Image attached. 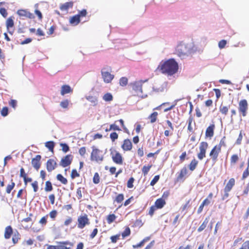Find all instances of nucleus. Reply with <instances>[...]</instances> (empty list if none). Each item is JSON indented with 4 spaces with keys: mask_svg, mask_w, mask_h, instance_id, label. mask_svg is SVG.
Listing matches in <instances>:
<instances>
[{
    "mask_svg": "<svg viewBox=\"0 0 249 249\" xmlns=\"http://www.w3.org/2000/svg\"><path fill=\"white\" fill-rule=\"evenodd\" d=\"M106 68H103L101 70V75L104 82L109 83L113 79L114 75L111 74L109 72L105 71Z\"/></svg>",
    "mask_w": 249,
    "mask_h": 249,
    "instance_id": "obj_11",
    "label": "nucleus"
},
{
    "mask_svg": "<svg viewBox=\"0 0 249 249\" xmlns=\"http://www.w3.org/2000/svg\"><path fill=\"white\" fill-rule=\"evenodd\" d=\"M80 174L77 172L75 169H72L71 174V177L72 179H74L76 178L79 177Z\"/></svg>",
    "mask_w": 249,
    "mask_h": 249,
    "instance_id": "obj_55",
    "label": "nucleus"
},
{
    "mask_svg": "<svg viewBox=\"0 0 249 249\" xmlns=\"http://www.w3.org/2000/svg\"><path fill=\"white\" fill-rule=\"evenodd\" d=\"M6 26L8 32L11 35L13 34L14 29L11 30V28H13L14 26V17H9L6 21Z\"/></svg>",
    "mask_w": 249,
    "mask_h": 249,
    "instance_id": "obj_14",
    "label": "nucleus"
},
{
    "mask_svg": "<svg viewBox=\"0 0 249 249\" xmlns=\"http://www.w3.org/2000/svg\"><path fill=\"white\" fill-rule=\"evenodd\" d=\"M69 104V101L68 99L65 100L60 103V106L63 108H67Z\"/></svg>",
    "mask_w": 249,
    "mask_h": 249,
    "instance_id": "obj_58",
    "label": "nucleus"
},
{
    "mask_svg": "<svg viewBox=\"0 0 249 249\" xmlns=\"http://www.w3.org/2000/svg\"><path fill=\"white\" fill-rule=\"evenodd\" d=\"M165 200L162 198H160L155 201L154 205L158 209H161L165 206Z\"/></svg>",
    "mask_w": 249,
    "mask_h": 249,
    "instance_id": "obj_21",
    "label": "nucleus"
},
{
    "mask_svg": "<svg viewBox=\"0 0 249 249\" xmlns=\"http://www.w3.org/2000/svg\"><path fill=\"white\" fill-rule=\"evenodd\" d=\"M178 100H175L174 102V104H173L171 105H170L169 102L163 103L161 104L160 105V106H158L157 107H156V108H155L154 109L159 110L160 109L161 107L162 106H168V107H166V108H165L164 109V112H167L169 110H171L172 109L174 108L175 107V106H176Z\"/></svg>",
    "mask_w": 249,
    "mask_h": 249,
    "instance_id": "obj_16",
    "label": "nucleus"
},
{
    "mask_svg": "<svg viewBox=\"0 0 249 249\" xmlns=\"http://www.w3.org/2000/svg\"><path fill=\"white\" fill-rule=\"evenodd\" d=\"M13 229L11 226H7L4 231V238L6 239H9L12 234H13Z\"/></svg>",
    "mask_w": 249,
    "mask_h": 249,
    "instance_id": "obj_23",
    "label": "nucleus"
},
{
    "mask_svg": "<svg viewBox=\"0 0 249 249\" xmlns=\"http://www.w3.org/2000/svg\"><path fill=\"white\" fill-rule=\"evenodd\" d=\"M72 159V155H67L61 159L59 164L63 167L68 166L71 163Z\"/></svg>",
    "mask_w": 249,
    "mask_h": 249,
    "instance_id": "obj_12",
    "label": "nucleus"
},
{
    "mask_svg": "<svg viewBox=\"0 0 249 249\" xmlns=\"http://www.w3.org/2000/svg\"><path fill=\"white\" fill-rule=\"evenodd\" d=\"M249 193V182L247 184V186L245 187L242 196H247Z\"/></svg>",
    "mask_w": 249,
    "mask_h": 249,
    "instance_id": "obj_64",
    "label": "nucleus"
},
{
    "mask_svg": "<svg viewBox=\"0 0 249 249\" xmlns=\"http://www.w3.org/2000/svg\"><path fill=\"white\" fill-rule=\"evenodd\" d=\"M60 145L62 148V150L64 152L66 153L70 150L69 146L66 143H60Z\"/></svg>",
    "mask_w": 249,
    "mask_h": 249,
    "instance_id": "obj_57",
    "label": "nucleus"
},
{
    "mask_svg": "<svg viewBox=\"0 0 249 249\" xmlns=\"http://www.w3.org/2000/svg\"><path fill=\"white\" fill-rule=\"evenodd\" d=\"M193 121V118L191 117H190L188 119V130L190 132H192L193 131V128L192 126V123Z\"/></svg>",
    "mask_w": 249,
    "mask_h": 249,
    "instance_id": "obj_53",
    "label": "nucleus"
},
{
    "mask_svg": "<svg viewBox=\"0 0 249 249\" xmlns=\"http://www.w3.org/2000/svg\"><path fill=\"white\" fill-rule=\"evenodd\" d=\"M158 69L162 73L171 76L177 72L178 66L174 59H169L164 62H160Z\"/></svg>",
    "mask_w": 249,
    "mask_h": 249,
    "instance_id": "obj_1",
    "label": "nucleus"
},
{
    "mask_svg": "<svg viewBox=\"0 0 249 249\" xmlns=\"http://www.w3.org/2000/svg\"><path fill=\"white\" fill-rule=\"evenodd\" d=\"M221 152V149H220L215 145L210 152L209 156L210 159H211L213 162H215L218 160L219 155Z\"/></svg>",
    "mask_w": 249,
    "mask_h": 249,
    "instance_id": "obj_10",
    "label": "nucleus"
},
{
    "mask_svg": "<svg viewBox=\"0 0 249 249\" xmlns=\"http://www.w3.org/2000/svg\"><path fill=\"white\" fill-rule=\"evenodd\" d=\"M109 137L112 142H114L118 139L119 135L116 132H112L110 134Z\"/></svg>",
    "mask_w": 249,
    "mask_h": 249,
    "instance_id": "obj_50",
    "label": "nucleus"
},
{
    "mask_svg": "<svg viewBox=\"0 0 249 249\" xmlns=\"http://www.w3.org/2000/svg\"><path fill=\"white\" fill-rule=\"evenodd\" d=\"M149 240L148 238H146L143 239L141 242H140L139 244L136 245H133V248L134 249L141 247L143 246L144 243Z\"/></svg>",
    "mask_w": 249,
    "mask_h": 249,
    "instance_id": "obj_49",
    "label": "nucleus"
},
{
    "mask_svg": "<svg viewBox=\"0 0 249 249\" xmlns=\"http://www.w3.org/2000/svg\"><path fill=\"white\" fill-rule=\"evenodd\" d=\"M249 109V105L247 100H241L238 103V111L239 113L243 117L247 115Z\"/></svg>",
    "mask_w": 249,
    "mask_h": 249,
    "instance_id": "obj_6",
    "label": "nucleus"
},
{
    "mask_svg": "<svg viewBox=\"0 0 249 249\" xmlns=\"http://www.w3.org/2000/svg\"><path fill=\"white\" fill-rule=\"evenodd\" d=\"M239 249H249V240L244 242Z\"/></svg>",
    "mask_w": 249,
    "mask_h": 249,
    "instance_id": "obj_59",
    "label": "nucleus"
},
{
    "mask_svg": "<svg viewBox=\"0 0 249 249\" xmlns=\"http://www.w3.org/2000/svg\"><path fill=\"white\" fill-rule=\"evenodd\" d=\"M217 147H218L220 149H221L222 147H227V143H226V137H223L218 144L215 145Z\"/></svg>",
    "mask_w": 249,
    "mask_h": 249,
    "instance_id": "obj_28",
    "label": "nucleus"
},
{
    "mask_svg": "<svg viewBox=\"0 0 249 249\" xmlns=\"http://www.w3.org/2000/svg\"><path fill=\"white\" fill-rule=\"evenodd\" d=\"M103 99L106 102H110L113 100V96L111 93H107L103 96Z\"/></svg>",
    "mask_w": 249,
    "mask_h": 249,
    "instance_id": "obj_42",
    "label": "nucleus"
},
{
    "mask_svg": "<svg viewBox=\"0 0 249 249\" xmlns=\"http://www.w3.org/2000/svg\"><path fill=\"white\" fill-rule=\"evenodd\" d=\"M20 239V234L19 232L17 231L16 232H15L13 237H12V242L15 245L18 243V240Z\"/></svg>",
    "mask_w": 249,
    "mask_h": 249,
    "instance_id": "obj_34",
    "label": "nucleus"
},
{
    "mask_svg": "<svg viewBox=\"0 0 249 249\" xmlns=\"http://www.w3.org/2000/svg\"><path fill=\"white\" fill-rule=\"evenodd\" d=\"M158 116V113L157 112H154L150 116H149L148 119H150V123H155L157 121Z\"/></svg>",
    "mask_w": 249,
    "mask_h": 249,
    "instance_id": "obj_37",
    "label": "nucleus"
},
{
    "mask_svg": "<svg viewBox=\"0 0 249 249\" xmlns=\"http://www.w3.org/2000/svg\"><path fill=\"white\" fill-rule=\"evenodd\" d=\"M45 146L47 147L50 151L53 152L54 147V142L53 141H49L45 143Z\"/></svg>",
    "mask_w": 249,
    "mask_h": 249,
    "instance_id": "obj_39",
    "label": "nucleus"
},
{
    "mask_svg": "<svg viewBox=\"0 0 249 249\" xmlns=\"http://www.w3.org/2000/svg\"><path fill=\"white\" fill-rule=\"evenodd\" d=\"M249 176V167H247L242 174V179H244L246 178H247Z\"/></svg>",
    "mask_w": 249,
    "mask_h": 249,
    "instance_id": "obj_63",
    "label": "nucleus"
},
{
    "mask_svg": "<svg viewBox=\"0 0 249 249\" xmlns=\"http://www.w3.org/2000/svg\"><path fill=\"white\" fill-rule=\"evenodd\" d=\"M69 22L71 24L76 26L80 22V19L78 16L77 15H75L70 18Z\"/></svg>",
    "mask_w": 249,
    "mask_h": 249,
    "instance_id": "obj_26",
    "label": "nucleus"
},
{
    "mask_svg": "<svg viewBox=\"0 0 249 249\" xmlns=\"http://www.w3.org/2000/svg\"><path fill=\"white\" fill-rule=\"evenodd\" d=\"M131 231L130 229L128 227H126L124 231L122 232V236L123 238H124L126 236H129L130 234Z\"/></svg>",
    "mask_w": 249,
    "mask_h": 249,
    "instance_id": "obj_51",
    "label": "nucleus"
},
{
    "mask_svg": "<svg viewBox=\"0 0 249 249\" xmlns=\"http://www.w3.org/2000/svg\"><path fill=\"white\" fill-rule=\"evenodd\" d=\"M48 217V214H46L43 217H42L39 221V223L43 226H45L47 223Z\"/></svg>",
    "mask_w": 249,
    "mask_h": 249,
    "instance_id": "obj_47",
    "label": "nucleus"
},
{
    "mask_svg": "<svg viewBox=\"0 0 249 249\" xmlns=\"http://www.w3.org/2000/svg\"><path fill=\"white\" fill-rule=\"evenodd\" d=\"M57 166L56 161L53 159H49L46 163V169L49 172H51L54 170L57 167Z\"/></svg>",
    "mask_w": 249,
    "mask_h": 249,
    "instance_id": "obj_13",
    "label": "nucleus"
},
{
    "mask_svg": "<svg viewBox=\"0 0 249 249\" xmlns=\"http://www.w3.org/2000/svg\"><path fill=\"white\" fill-rule=\"evenodd\" d=\"M128 79L126 77H122L120 79L119 84L121 86L124 87L127 85Z\"/></svg>",
    "mask_w": 249,
    "mask_h": 249,
    "instance_id": "obj_40",
    "label": "nucleus"
},
{
    "mask_svg": "<svg viewBox=\"0 0 249 249\" xmlns=\"http://www.w3.org/2000/svg\"><path fill=\"white\" fill-rule=\"evenodd\" d=\"M100 176L98 173H95L93 178V182L95 184H98L100 182Z\"/></svg>",
    "mask_w": 249,
    "mask_h": 249,
    "instance_id": "obj_54",
    "label": "nucleus"
},
{
    "mask_svg": "<svg viewBox=\"0 0 249 249\" xmlns=\"http://www.w3.org/2000/svg\"><path fill=\"white\" fill-rule=\"evenodd\" d=\"M56 178L57 180L59 181L62 184L66 185L68 183L67 179L64 177L61 174H57Z\"/></svg>",
    "mask_w": 249,
    "mask_h": 249,
    "instance_id": "obj_30",
    "label": "nucleus"
},
{
    "mask_svg": "<svg viewBox=\"0 0 249 249\" xmlns=\"http://www.w3.org/2000/svg\"><path fill=\"white\" fill-rule=\"evenodd\" d=\"M73 6V2L69 1L62 4L60 6V9L61 11L68 12L70 8H72Z\"/></svg>",
    "mask_w": 249,
    "mask_h": 249,
    "instance_id": "obj_22",
    "label": "nucleus"
},
{
    "mask_svg": "<svg viewBox=\"0 0 249 249\" xmlns=\"http://www.w3.org/2000/svg\"><path fill=\"white\" fill-rule=\"evenodd\" d=\"M41 157L39 155H36L31 160V163L33 167L37 171L40 168L41 166L40 160Z\"/></svg>",
    "mask_w": 249,
    "mask_h": 249,
    "instance_id": "obj_15",
    "label": "nucleus"
},
{
    "mask_svg": "<svg viewBox=\"0 0 249 249\" xmlns=\"http://www.w3.org/2000/svg\"><path fill=\"white\" fill-rule=\"evenodd\" d=\"M143 83V81L140 80L130 83V85L131 86L132 90L134 91V95L139 96H142V85Z\"/></svg>",
    "mask_w": 249,
    "mask_h": 249,
    "instance_id": "obj_4",
    "label": "nucleus"
},
{
    "mask_svg": "<svg viewBox=\"0 0 249 249\" xmlns=\"http://www.w3.org/2000/svg\"><path fill=\"white\" fill-rule=\"evenodd\" d=\"M57 213H58L57 211L53 210L49 213V215L53 220H54L57 216Z\"/></svg>",
    "mask_w": 249,
    "mask_h": 249,
    "instance_id": "obj_52",
    "label": "nucleus"
},
{
    "mask_svg": "<svg viewBox=\"0 0 249 249\" xmlns=\"http://www.w3.org/2000/svg\"><path fill=\"white\" fill-rule=\"evenodd\" d=\"M160 179V176L159 175H156L154 177V178H153V179L150 182V185L151 186H154L156 184V183L158 181V180Z\"/></svg>",
    "mask_w": 249,
    "mask_h": 249,
    "instance_id": "obj_60",
    "label": "nucleus"
},
{
    "mask_svg": "<svg viewBox=\"0 0 249 249\" xmlns=\"http://www.w3.org/2000/svg\"><path fill=\"white\" fill-rule=\"evenodd\" d=\"M158 209L155 207V206L154 205L152 206H151L149 208V210L148 212V214L150 215L151 217L153 216L154 215L155 212Z\"/></svg>",
    "mask_w": 249,
    "mask_h": 249,
    "instance_id": "obj_56",
    "label": "nucleus"
},
{
    "mask_svg": "<svg viewBox=\"0 0 249 249\" xmlns=\"http://www.w3.org/2000/svg\"><path fill=\"white\" fill-rule=\"evenodd\" d=\"M152 166V165L151 164L148 165L147 166L144 165L143 166L142 171L144 176H146L148 174V172L149 171Z\"/></svg>",
    "mask_w": 249,
    "mask_h": 249,
    "instance_id": "obj_43",
    "label": "nucleus"
},
{
    "mask_svg": "<svg viewBox=\"0 0 249 249\" xmlns=\"http://www.w3.org/2000/svg\"><path fill=\"white\" fill-rule=\"evenodd\" d=\"M89 219L87 214H84V215H81L78 217L77 227L79 229H83L87 225H89Z\"/></svg>",
    "mask_w": 249,
    "mask_h": 249,
    "instance_id": "obj_7",
    "label": "nucleus"
},
{
    "mask_svg": "<svg viewBox=\"0 0 249 249\" xmlns=\"http://www.w3.org/2000/svg\"><path fill=\"white\" fill-rule=\"evenodd\" d=\"M124 199V196L123 194H118L115 197L114 201L118 203H121Z\"/></svg>",
    "mask_w": 249,
    "mask_h": 249,
    "instance_id": "obj_46",
    "label": "nucleus"
},
{
    "mask_svg": "<svg viewBox=\"0 0 249 249\" xmlns=\"http://www.w3.org/2000/svg\"><path fill=\"white\" fill-rule=\"evenodd\" d=\"M73 244L68 241L60 242L57 246H49L47 249H72Z\"/></svg>",
    "mask_w": 249,
    "mask_h": 249,
    "instance_id": "obj_9",
    "label": "nucleus"
},
{
    "mask_svg": "<svg viewBox=\"0 0 249 249\" xmlns=\"http://www.w3.org/2000/svg\"><path fill=\"white\" fill-rule=\"evenodd\" d=\"M120 236V234H118L115 235L111 236L110 237V239H111V242L113 243H116L117 240L119 239Z\"/></svg>",
    "mask_w": 249,
    "mask_h": 249,
    "instance_id": "obj_61",
    "label": "nucleus"
},
{
    "mask_svg": "<svg viewBox=\"0 0 249 249\" xmlns=\"http://www.w3.org/2000/svg\"><path fill=\"white\" fill-rule=\"evenodd\" d=\"M88 12L86 9H82L81 11H79L77 15L78 16L79 19L81 18L85 17L87 16Z\"/></svg>",
    "mask_w": 249,
    "mask_h": 249,
    "instance_id": "obj_45",
    "label": "nucleus"
},
{
    "mask_svg": "<svg viewBox=\"0 0 249 249\" xmlns=\"http://www.w3.org/2000/svg\"><path fill=\"white\" fill-rule=\"evenodd\" d=\"M235 180L234 178H231L224 187V189L231 191L234 186Z\"/></svg>",
    "mask_w": 249,
    "mask_h": 249,
    "instance_id": "obj_25",
    "label": "nucleus"
},
{
    "mask_svg": "<svg viewBox=\"0 0 249 249\" xmlns=\"http://www.w3.org/2000/svg\"><path fill=\"white\" fill-rule=\"evenodd\" d=\"M208 219L207 218H205L202 224L198 228L197 231L198 232H201L203 230H204L207 227V224L208 223Z\"/></svg>",
    "mask_w": 249,
    "mask_h": 249,
    "instance_id": "obj_38",
    "label": "nucleus"
},
{
    "mask_svg": "<svg viewBox=\"0 0 249 249\" xmlns=\"http://www.w3.org/2000/svg\"><path fill=\"white\" fill-rule=\"evenodd\" d=\"M17 14L20 17H23L29 18H33L34 16L32 13H31L26 10L20 9L17 11Z\"/></svg>",
    "mask_w": 249,
    "mask_h": 249,
    "instance_id": "obj_20",
    "label": "nucleus"
},
{
    "mask_svg": "<svg viewBox=\"0 0 249 249\" xmlns=\"http://www.w3.org/2000/svg\"><path fill=\"white\" fill-rule=\"evenodd\" d=\"M121 148L124 151H130L132 148V144L131 141L128 139H124L121 145Z\"/></svg>",
    "mask_w": 249,
    "mask_h": 249,
    "instance_id": "obj_17",
    "label": "nucleus"
},
{
    "mask_svg": "<svg viewBox=\"0 0 249 249\" xmlns=\"http://www.w3.org/2000/svg\"><path fill=\"white\" fill-rule=\"evenodd\" d=\"M243 241L244 240L242 237H238L234 241L233 243V246L236 247H239V245L242 244Z\"/></svg>",
    "mask_w": 249,
    "mask_h": 249,
    "instance_id": "obj_44",
    "label": "nucleus"
},
{
    "mask_svg": "<svg viewBox=\"0 0 249 249\" xmlns=\"http://www.w3.org/2000/svg\"><path fill=\"white\" fill-rule=\"evenodd\" d=\"M208 148V143L206 142H202L199 146V152L197 157L199 160H202L206 157L207 150Z\"/></svg>",
    "mask_w": 249,
    "mask_h": 249,
    "instance_id": "obj_5",
    "label": "nucleus"
},
{
    "mask_svg": "<svg viewBox=\"0 0 249 249\" xmlns=\"http://www.w3.org/2000/svg\"><path fill=\"white\" fill-rule=\"evenodd\" d=\"M239 157L237 154H233L231 157V164H235L239 160Z\"/></svg>",
    "mask_w": 249,
    "mask_h": 249,
    "instance_id": "obj_41",
    "label": "nucleus"
},
{
    "mask_svg": "<svg viewBox=\"0 0 249 249\" xmlns=\"http://www.w3.org/2000/svg\"><path fill=\"white\" fill-rule=\"evenodd\" d=\"M215 124H211L207 128L205 131V137L211 138L213 136Z\"/></svg>",
    "mask_w": 249,
    "mask_h": 249,
    "instance_id": "obj_19",
    "label": "nucleus"
},
{
    "mask_svg": "<svg viewBox=\"0 0 249 249\" xmlns=\"http://www.w3.org/2000/svg\"><path fill=\"white\" fill-rule=\"evenodd\" d=\"M188 171L186 167L184 166L181 169L179 172L178 173V175L177 177V181H183L185 179V177L187 176Z\"/></svg>",
    "mask_w": 249,
    "mask_h": 249,
    "instance_id": "obj_18",
    "label": "nucleus"
},
{
    "mask_svg": "<svg viewBox=\"0 0 249 249\" xmlns=\"http://www.w3.org/2000/svg\"><path fill=\"white\" fill-rule=\"evenodd\" d=\"M229 107L227 106L221 105L219 107V111L224 115H227L229 111Z\"/></svg>",
    "mask_w": 249,
    "mask_h": 249,
    "instance_id": "obj_35",
    "label": "nucleus"
},
{
    "mask_svg": "<svg viewBox=\"0 0 249 249\" xmlns=\"http://www.w3.org/2000/svg\"><path fill=\"white\" fill-rule=\"evenodd\" d=\"M190 51L191 48L190 46H188V44L181 42L177 45L175 50V53L179 57H183L187 55Z\"/></svg>",
    "mask_w": 249,
    "mask_h": 249,
    "instance_id": "obj_3",
    "label": "nucleus"
},
{
    "mask_svg": "<svg viewBox=\"0 0 249 249\" xmlns=\"http://www.w3.org/2000/svg\"><path fill=\"white\" fill-rule=\"evenodd\" d=\"M111 130L120 131H121V129L119 127V126L116 125L115 124V123H114V124H111L109 125V128L108 129L107 128L106 129V132L110 131H111Z\"/></svg>",
    "mask_w": 249,
    "mask_h": 249,
    "instance_id": "obj_32",
    "label": "nucleus"
},
{
    "mask_svg": "<svg viewBox=\"0 0 249 249\" xmlns=\"http://www.w3.org/2000/svg\"><path fill=\"white\" fill-rule=\"evenodd\" d=\"M86 99L90 102L93 106H96L98 105V98L96 96H88Z\"/></svg>",
    "mask_w": 249,
    "mask_h": 249,
    "instance_id": "obj_27",
    "label": "nucleus"
},
{
    "mask_svg": "<svg viewBox=\"0 0 249 249\" xmlns=\"http://www.w3.org/2000/svg\"><path fill=\"white\" fill-rule=\"evenodd\" d=\"M230 191L225 190L224 189L223 190V194L221 195V199L222 200H225L227 199L229 196H230Z\"/></svg>",
    "mask_w": 249,
    "mask_h": 249,
    "instance_id": "obj_48",
    "label": "nucleus"
},
{
    "mask_svg": "<svg viewBox=\"0 0 249 249\" xmlns=\"http://www.w3.org/2000/svg\"><path fill=\"white\" fill-rule=\"evenodd\" d=\"M198 161L195 159H193L189 164V168L191 171H193L198 164Z\"/></svg>",
    "mask_w": 249,
    "mask_h": 249,
    "instance_id": "obj_29",
    "label": "nucleus"
},
{
    "mask_svg": "<svg viewBox=\"0 0 249 249\" xmlns=\"http://www.w3.org/2000/svg\"><path fill=\"white\" fill-rule=\"evenodd\" d=\"M91 148L92 151L90 155V160L97 163L102 162L104 159L105 152L96 148L95 146H92Z\"/></svg>",
    "mask_w": 249,
    "mask_h": 249,
    "instance_id": "obj_2",
    "label": "nucleus"
},
{
    "mask_svg": "<svg viewBox=\"0 0 249 249\" xmlns=\"http://www.w3.org/2000/svg\"><path fill=\"white\" fill-rule=\"evenodd\" d=\"M1 115L3 116H6L8 114V108L7 107H3L1 110Z\"/></svg>",
    "mask_w": 249,
    "mask_h": 249,
    "instance_id": "obj_62",
    "label": "nucleus"
},
{
    "mask_svg": "<svg viewBox=\"0 0 249 249\" xmlns=\"http://www.w3.org/2000/svg\"><path fill=\"white\" fill-rule=\"evenodd\" d=\"M110 155L112 160L114 163L117 164L121 165L123 162V158L119 152L115 149L111 150Z\"/></svg>",
    "mask_w": 249,
    "mask_h": 249,
    "instance_id": "obj_8",
    "label": "nucleus"
},
{
    "mask_svg": "<svg viewBox=\"0 0 249 249\" xmlns=\"http://www.w3.org/2000/svg\"><path fill=\"white\" fill-rule=\"evenodd\" d=\"M116 216L114 214H109L107 217V223L108 224L112 223L116 219Z\"/></svg>",
    "mask_w": 249,
    "mask_h": 249,
    "instance_id": "obj_36",
    "label": "nucleus"
},
{
    "mask_svg": "<svg viewBox=\"0 0 249 249\" xmlns=\"http://www.w3.org/2000/svg\"><path fill=\"white\" fill-rule=\"evenodd\" d=\"M44 190L46 192H51L53 190V185L50 181H46Z\"/></svg>",
    "mask_w": 249,
    "mask_h": 249,
    "instance_id": "obj_33",
    "label": "nucleus"
},
{
    "mask_svg": "<svg viewBox=\"0 0 249 249\" xmlns=\"http://www.w3.org/2000/svg\"><path fill=\"white\" fill-rule=\"evenodd\" d=\"M15 186V183L13 181V179L11 180V183L8 184L6 188V192L7 194H10L12 190L14 188Z\"/></svg>",
    "mask_w": 249,
    "mask_h": 249,
    "instance_id": "obj_31",
    "label": "nucleus"
},
{
    "mask_svg": "<svg viewBox=\"0 0 249 249\" xmlns=\"http://www.w3.org/2000/svg\"><path fill=\"white\" fill-rule=\"evenodd\" d=\"M72 92V89L69 85H64L61 87V94L64 95L66 94L71 93Z\"/></svg>",
    "mask_w": 249,
    "mask_h": 249,
    "instance_id": "obj_24",
    "label": "nucleus"
}]
</instances>
